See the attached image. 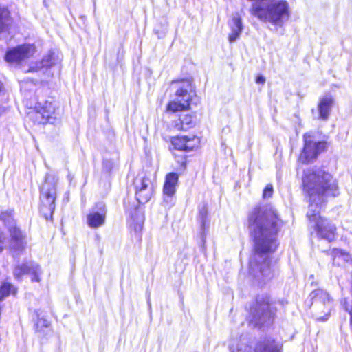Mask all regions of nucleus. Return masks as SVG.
Here are the masks:
<instances>
[{
  "mask_svg": "<svg viewBox=\"0 0 352 352\" xmlns=\"http://www.w3.org/2000/svg\"><path fill=\"white\" fill-rule=\"evenodd\" d=\"M102 165H103V168L107 172H110L111 170V169L113 168V163L110 160H104Z\"/></svg>",
  "mask_w": 352,
  "mask_h": 352,
  "instance_id": "nucleus-32",
  "label": "nucleus"
},
{
  "mask_svg": "<svg viewBox=\"0 0 352 352\" xmlns=\"http://www.w3.org/2000/svg\"><path fill=\"white\" fill-rule=\"evenodd\" d=\"M3 249H4V243L1 239V237L0 236V253L3 250Z\"/></svg>",
  "mask_w": 352,
  "mask_h": 352,
  "instance_id": "nucleus-34",
  "label": "nucleus"
},
{
  "mask_svg": "<svg viewBox=\"0 0 352 352\" xmlns=\"http://www.w3.org/2000/svg\"><path fill=\"white\" fill-rule=\"evenodd\" d=\"M311 304L310 308L314 311L316 320L327 321L333 308V300L324 289L318 288L313 290L309 296Z\"/></svg>",
  "mask_w": 352,
  "mask_h": 352,
  "instance_id": "nucleus-5",
  "label": "nucleus"
},
{
  "mask_svg": "<svg viewBox=\"0 0 352 352\" xmlns=\"http://www.w3.org/2000/svg\"><path fill=\"white\" fill-rule=\"evenodd\" d=\"M256 82L258 84H263L265 82V77L263 76L258 75L256 77Z\"/></svg>",
  "mask_w": 352,
  "mask_h": 352,
  "instance_id": "nucleus-33",
  "label": "nucleus"
},
{
  "mask_svg": "<svg viewBox=\"0 0 352 352\" xmlns=\"http://www.w3.org/2000/svg\"><path fill=\"white\" fill-rule=\"evenodd\" d=\"M230 27L231 32L229 34L228 38L230 43H233L239 37L243 28L242 20L239 13H235L233 15L232 21L230 23Z\"/></svg>",
  "mask_w": 352,
  "mask_h": 352,
  "instance_id": "nucleus-16",
  "label": "nucleus"
},
{
  "mask_svg": "<svg viewBox=\"0 0 352 352\" xmlns=\"http://www.w3.org/2000/svg\"><path fill=\"white\" fill-rule=\"evenodd\" d=\"M173 82L177 84L175 98L168 103L167 109L177 112L188 109L193 94L191 82L189 80H181Z\"/></svg>",
  "mask_w": 352,
  "mask_h": 352,
  "instance_id": "nucleus-6",
  "label": "nucleus"
},
{
  "mask_svg": "<svg viewBox=\"0 0 352 352\" xmlns=\"http://www.w3.org/2000/svg\"><path fill=\"white\" fill-rule=\"evenodd\" d=\"M36 313L38 318L34 325L35 330L38 332H45V329L50 327V322L43 317L40 318L37 311Z\"/></svg>",
  "mask_w": 352,
  "mask_h": 352,
  "instance_id": "nucleus-27",
  "label": "nucleus"
},
{
  "mask_svg": "<svg viewBox=\"0 0 352 352\" xmlns=\"http://www.w3.org/2000/svg\"><path fill=\"white\" fill-rule=\"evenodd\" d=\"M179 175L172 172L166 175L163 187V202L162 204L166 208H170L175 204V194L176 186L178 184Z\"/></svg>",
  "mask_w": 352,
  "mask_h": 352,
  "instance_id": "nucleus-9",
  "label": "nucleus"
},
{
  "mask_svg": "<svg viewBox=\"0 0 352 352\" xmlns=\"http://www.w3.org/2000/svg\"><path fill=\"white\" fill-rule=\"evenodd\" d=\"M34 264L35 263L30 261L16 265L13 270L14 278L17 280H21L24 275L30 274Z\"/></svg>",
  "mask_w": 352,
  "mask_h": 352,
  "instance_id": "nucleus-21",
  "label": "nucleus"
},
{
  "mask_svg": "<svg viewBox=\"0 0 352 352\" xmlns=\"http://www.w3.org/2000/svg\"><path fill=\"white\" fill-rule=\"evenodd\" d=\"M133 185L135 191L153 187L150 178L146 176H138L134 180Z\"/></svg>",
  "mask_w": 352,
  "mask_h": 352,
  "instance_id": "nucleus-24",
  "label": "nucleus"
},
{
  "mask_svg": "<svg viewBox=\"0 0 352 352\" xmlns=\"http://www.w3.org/2000/svg\"><path fill=\"white\" fill-rule=\"evenodd\" d=\"M254 352H280V346L274 340L266 338L257 343Z\"/></svg>",
  "mask_w": 352,
  "mask_h": 352,
  "instance_id": "nucleus-17",
  "label": "nucleus"
},
{
  "mask_svg": "<svg viewBox=\"0 0 352 352\" xmlns=\"http://www.w3.org/2000/svg\"><path fill=\"white\" fill-rule=\"evenodd\" d=\"M11 293L15 294L13 285L9 283H3L0 287V301Z\"/></svg>",
  "mask_w": 352,
  "mask_h": 352,
  "instance_id": "nucleus-28",
  "label": "nucleus"
},
{
  "mask_svg": "<svg viewBox=\"0 0 352 352\" xmlns=\"http://www.w3.org/2000/svg\"><path fill=\"white\" fill-rule=\"evenodd\" d=\"M148 305H149V306L151 305V304H150V300H149V299L148 300Z\"/></svg>",
  "mask_w": 352,
  "mask_h": 352,
  "instance_id": "nucleus-35",
  "label": "nucleus"
},
{
  "mask_svg": "<svg viewBox=\"0 0 352 352\" xmlns=\"http://www.w3.org/2000/svg\"><path fill=\"white\" fill-rule=\"evenodd\" d=\"M303 190L309 199L307 217L314 222V231L318 239L331 243L336 239L337 228L329 219L320 215L326 206L327 197L339 195L336 179L328 171L321 167L314 166L303 171L302 177Z\"/></svg>",
  "mask_w": 352,
  "mask_h": 352,
  "instance_id": "nucleus-2",
  "label": "nucleus"
},
{
  "mask_svg": "<svg viewBox=\"0 0 352 352\" xmlns=\"http://www.w3.org/2000/svg\"><path fill=\"white\" fill-rule=\"evenodd\" d=\"M333 104L334 98L331 95H327L321 98L318 105V119L322 120H328Z\"/></svg>",
  "mask_w": 352,
  "mask_h": 352,
  "instance_id": "nucleus-15",
  "label": "nucleus"
},
{
  "mask_svg": "<svg viewBox=\"0 0 352 352\" xmlns=\"http://www.w3.org/2000/svg\"><path fill=\"white\" fill-rule=\"evenodd\" d=\"M58 63V58L55 56L54 52H50L47 56H45L41 60V62L38 64L36 67H30L28 72H37L39 69H41L43 67L50 68L53 66H55Z\"/></svg>",
  "mask_w": 352,
  "mask_h": 352,
  "instance_id": "nucleus-20",
  "label": "nucleus"
},
{
  "mask_svg": "<svg viewBox=\"0 0 352 352\" xmlns=\"http://www.w3.org/2000/svg\"><path fill=\"white\" fill-rule=\"evenodd\" d=\"M12 23V19L8 9L0 6V40L8 41L7 33Z\"/></svg>",
  "mask_w": 352,
  "mask_h": 352,
  "instance_id": "nucleus-14",
  "label": "nucleus"
},
{
  "mask_svg": "<svg viewBox=\"0 0 352 352\" xmlns=\"http://www.w3.org/2000/svg\"><path fill=\"white\" fill-rule=\"evenodd\" d=\"M36 109L42 118L47 120L52 118V115L54 113V107L52 103L48 101H45L43 104L38 102Z\"/></svg>",
  "mask_w": 352,
  "mask_h": 352,
  "instance_id": "nucleus-22",
  "label": "nucleus"
},
{
  "mask_svg": "<svg viewBox=\"0 0 352 352\" xmlns=\"http://www.w3.org/2000/svg\"><path fill=\"white\" fill-rule=\"evenodd\" d=\"M276 312V309L272 306L270 296L267 294H259L250 308V322L254 327L258 328L271 324L275 318Z\"/></svg>",
  "mask_w": 352,
  "mask_h": 352,
  "instance_id": "nucleus-3",
  "label": "nucleus"
},
{
  "mask_svg": "<svg viewBox=\"0 0 352 352\" xmlns=\"http://www.w3.org/2000/svg\"><path fill=\"white\" fill-rule=\"evenodd\" d=\"M323 252L327 255L331 256L333 265H340L341 263L339 260H341L343 263H348L351 259L350 254L342 249L333 248L332 250H323Z\"/></svg>",
  "mask_w": 352,
  "mask_h": 352,
  "instance_id": "nucleus-18",
  "label": "nucleus"
},
{
  "mask_svg": "<svg viewBox=\"0 0 352 352\" xmlns=\"http://www.w3.org/2000/svg\"><path fill=\"white\" fill-rule=\"evenodd\" d=\"M129 215L135 223V230L141 229L142 224L143 223V217L138 209L135 208L133 211L130 212Z\"/></svg>",
  "mask_w": 352,
  "mask_h": 352,
  "instance_id": "nucleus-26",
  "label": "nucleus"
},
{
  "mask_svg": "<svg viewBox=\"0 0 352 352\" xmlns=\"http://www.w3.org/2000/svg\"><path fill=\"white\" fill-rule=\"evenodd\" d=\"M273 192H274V190H273L272 185V184L267 185L263 190V198L267 199V198L271 197L273 195Z\"/></svg>",
  "mask_w": 352,
  "mask_h": 352,
  "instance_id": "nucleus-30",
  "label": "nucleus"
},
{
  "mask_svg": "<svg viewBox=\"0 0 352 352\" xmlns=\"http://www.w3.org/2000/svg\"><path fill=\"white\" fill-rule=\"evenodd\" d=\"M182 165H183V166H185V165H186V162H184L182 163Z\"/></svg>",
  "mask_w": 352,
  "mask_h": 352,
  "instance_id": "nucleus-36",
  "label": "nucleus"
},
{
  "mask_svg": "<svg viewBox=\"0 0 352 352\" xmlns=\"http://www.w3.org/2000/svg\"><path fill=\"white\" fill-rule=\"evenodd\" d=\"M283 225L276 210L271 205L258 206L248 214V226L254 241L250 269L265 279L273 276L270 254L278 246V233Z\"/></svg>",
  "mask_w": 352,
  "mask_h": 352,
  "instance_id": "nucleus-1",
  "label": "nucleus"
},
{
  "mask_svg": "<svg viewBox=\"0 0 352 352\" xmlns=\"http://www.w3.org/2000/svg\"><path fill=\"white\" fill-rule=\"evenodd\" d=\"M58 179L53 175L46 174L45 182L40 190V211L45 218L52 217L55 210L56 198V184Z\"/></svg>",
  "mask_w": 352,
  "mask_h": 352,
  "instance_id": "nucleus-4",
  "label": "nucleus"
},
{
  "mask_svg": "<svg viewBox=\"0 0 352 352\" xmlns=\"http://www.w3.org/2000/svg\"><path fill=\"white\" fill-rule=\"evenodd\" d=\"M231 352H252V348L248 345L240 344L238 346L236 351L233 350Z\"/></svg>",
  "mask_w": 352,
  "mask_h": 352,
  "instance_id": "nucleus-31",
  "label": "nucleus"
},
{
  "mask_svg": "<svg viewBox=\"0 0 352 352\" xmlns=\"http://www.w3.org/2000/svg\"><path fill=\"white\" fill-rule=\"evenodd\" d=\"M153 188H146L144 190L135 191V197L140 204H146L151 198Z\"/></svg>",
  "mask_w": 352,
  "mask_h": 352,
  "instance_id": "nucleus-23",
  "label": "nucleus"
},
{
  "mask_svg": "<svg viewBox=\"0 0 352 352\" xmlns=\"http://www.w3.org/2000/svg\"><path fill=\"white\" fill-rule=\"evenodd\" d=\"M41 274V268L40 266L35 263L32 270L30 272V274L32 275V282H39L40 278L39 275Z\"/></svg>",
  "mask_w": 352,
  "mask_h": 352,
  "instance_id": "nucleus-29",
  "label": "nucleus"
},
{
  "mask_svg": "<svg viewBox=\"0 0 352 352\" xmlns=\"http://www.w3.org/2000/svg\"><path fill=\"white\" fill-rule=\"evenodd\" d=\"M9 230L10 240V249L14 257H17L25 250L26 245L25 234L16 226Z\"/></svg>",
  "mask_w": 352,
  "mask_h": 352,
  "instance_id": "nucleus-11",
  "label": "nucleus"
},
{
  "mask_svg": "<svg viewBox=\"0 0 352 352\" xmlns=\"http://www.w3.org/2000/svg\"><path fill=\"white\" fill-rule=\"evenodd\" d=\"M173 126L178 131H186L192 128L195 122L192 117L188 114H181L179 117L173 121Z\"/></svg>",
  "mask_w": 352,
  "mask_h": 352,
  "instance_id": "nucleus-19",
  "label": "nucleus"
},
{
  "mask_svg": "<svg viewBox=\"0 0 352 352\" xmlns=\"http://www.w3.org/2000/svg\"><path fill=\"white\" fill-rule=\"evenodd\" d=\"M35 52L33 44L25 43L8 49L5 54V60L9 63H19L32 56Z\"/></svg>",
  "mask_w": 352,
  "mask_h": 352,
  "instance_id": "nucleus-8",
  "label": "nucleus"
},
{
  "mask_svg": "<svg viewBox=\"0 0 352 352\" xmlns=\"http://www.w3.org/2000/svg\"><path fill=\"white\" fill-rule=\"evenodd\" d=\"M170 142L175 149L188 152L193 150L199 140L195 135H184L170 138Z\"/></svg>",
  "mask_w": 352,
  "mask_h": 352,
  "instance_id": "nucleus-12",
  "label": "nucleus"
},
{
  "mask_svg": "<svg viewBox=\"0 0 352 352\" xmlns=\"http://www.w3.org/2000/svg\"><path fill=\"white\" fill-rule=\"evenodd\" d=\"M107 208L102 201L97 202L89 210L87 222L91 228H98L105 223Z\"/></svg>",
  "mask_w": 352,
  "mask_h": 352,
  "instance_id": "nucleus-10",
  "label": "nucleus"
},
{
  "mask_svg": "<svg viewBox=\"0 0 352 352\" xmlns=\"http://www.w3.org/2000/svg\"><path fill=\"white\" fill-rule=\"evenodd\" d=\"M198 220L201 226V248L203 250L206 248V238L207 235V230L209 226L208 220V208L206 204H204L199 209Z\"/></svg>",
  "mask_w": 352,
  "mask_h": 352,
  "instance_id": "nucleus-13",
  "label": "nucleus"
},
{
  "mask_svg": "<svg viewBox=\"0 0 352 352\" xmlns=\"http://www.w3.org/2000/svg\"><path fill=\"white\" fill-rule=\"evenodd\" d=\"M312 132H307L303 135L304 146L299 156L298 161L302 164L314 162L319 155L325 151L328 143L326 141H314Z\"/></svg>",
  "mask_w": 352,
  "mask_h": 352,
  "instance_id": "nucleus-7",
  "label": "nucleus"
},
{
  "mask_svg": "<svg viewBox=\"0 0 352 352\" xmlns=\"http://www.w3.org/2000/svg\"><path fill=\"white\" fill-rule=\"evenodd\" d=\"M0 220L3 222L8 229L15 226V222L14 219V210H7L2 211L0 214Z\"/></svg>",
  "mask_w": 352,
  "mask_h": 352,
  "instance_id": "nucleus-25",
  "label": "nucleus"
}]
</instances>
